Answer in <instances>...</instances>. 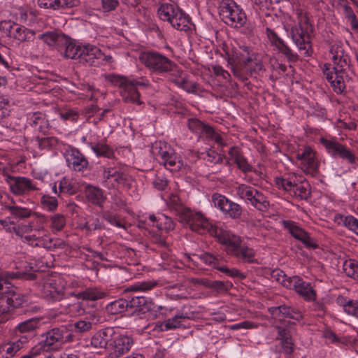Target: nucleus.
<instances>
[{"label":"nucleus","instance_id":"obj_6","mask_svg":"<svg viewBox=\"0 0 358 358\" xmlns=\"http://www.w3.org/2000/svg\"><path fill=\"white\" fill-rule=\"evenodd\" d=\"M237 194L247 203L260 211H266L269 208V201L262 192L246 185H241L237 188Z\"/></svg>","mask_w":358,"mask_h":358},{"label":"nucleus","instance_id":"obj_19","mask_svg":"<svg viewBox=\"0 0 358 358\" xmlns=\"http://www.w3.org/2000/svg\"><path fill=\"white\" fill-rule=\"evenodd\" d=\"M7 182L9 184L10 191L17 195H21L27 192L38 189L30 179L24 177L8 176Z\"/></svg>","mask_w":358,"mask_h":358},{"label":"nucleus","instance_id":"obj_58","mask_svg":"<svg viewBox=\"0 0 358 358\" xmlns=\"http://www.w3.org/2000/svg\"><path fill=\"white\" fill-rule=\"evenodd\" d=\"M206 265L211 266L214 268L219 265V260L213 254L209 252H202L196 255Z\"/></svg>","mask_w":358,"mask_h":358},{"label":"nucleus","instance_id":"obj_7","mask_svg":"<svg viewBox=\"0 0 358 358\" xmlns=\"http://www.w3.org/2000/svg\"><path fill=\"white\" fill-rule=\"evenodd\" d=\"M121 86L123 88L122 96L125 101L141 104V101L139 99L140 93L138 91V87L147 89L150 86V84L148 80L143 78H141V80H136L122 77Z\"/></svg>","mask_w":358,"mask_h":358},{"label":"nucleus","instance_id":"obj_28","mask_svg":"<svg viewBox=\"0 0 358 358\" xmlns=\"http://www.w3.org/2000/svg\"><path fill=\"white\" fill-rule=\"evenodd\" d=\"M49 46H56L58 48L64 43H66L67 36L59 31H47L38 36Z\"/></svg>","mask_w":358,"mask_h":358},{"label":"nucleus","instance_id":"obj_27","mask_svg":"<svg viewBox=\"0 0 358 358\" xmlns=\"http://www.w3.org/2000/svg\"><path fill=\"white\" fill-rule=\"evenodd\" d=\"M19 201L12 199L9 203L5 205V208L8 210L10 215L18 220H24L30 217L33 215V211L19 204Z\"/></svg>","mask_w":358,"mask_h":358},{"label":"nucleus","instance_id":"obj_52","mask_svg":"<svg viewBox=\"0 0 358 358\" xmlns=\"http://www.w3.org/2000/svg\"><path fill=\"white\" fill-rule=\"evenodd\" d=\"M232 286V283L229 281L210 280L208 288L213 289L217 292H227Z\"/></svg>","mask_w":358,"mask_h":358},{"label":"nucleus","instance_id":"obj_22","mask_svg":"<svg viewBox=\"0 0 358 358\" xmlns=\"http://www.w3.org/2000/svg\"><path fill=\"white\" fill-rule=\"evenodd\" d=\"M55 280H49L46 281L42 289V294L44 298L51 301H61L64 294L62 287H57Z\"/></svg>","mask_w":358,"mask_h":358},{"label":"nucleus","instance_id":"obj_25","mask_svg":"<svg viewBox=\"0 0 358 358\" xmlns=\"http://www.w3.org/2000/svg\"><path fill=\"white\" fill-rule=\"evenodd\" d=\"M159 163L164 164L166 169L171 172L179 171L184 165L180 156L171 148H169V152L162 160H159Z\"/></svg>","mask_w":358,"mask_h":358},{"label":"nucleus","instance_id":"obj_29","mask_svg":"<svg viewBox=\"0 0 358 358\" xmlns=\"http://www.w3.org/2000/svg\"><path fill=\"white\" fill-rule=\"evenodd\" d=\"M38 6L41 8H51L57 10L59 8H67L78 6L80 4L79 0H38Z\"/></svg>","mask_w":358,"mask_h":358},{"label":"nucleus","instance_id":"obj_3","mask_svg":"<svg viewBox=\"0 0 358 358\" xmlns=\"http://www.w3.org/2000/svg\"><path fill=\"white\" fill-rule=\"evenodd\" d=\"M157 13L161 20H167L177 30L187 31L190 29V17L178 6L163 3L158 8Z\"/></svg>","mask_w":358,"mask_h":358},{"label":"nucleus","instance_id":"obj_51","mask_svg":"<svg viewBox=\"0 0 358 358\" xmlns=\"http://www.w3.org/2000/svg\"><path fill=\"white\" fill-rule=\"evenodd\" d=\"M50 227L53 232L62 231L66 225V218L62 214H55L50 217Z\"/></svg>","mask_w":358,"mask_h":358},{"label":"nucleus","instance_id":"obj_44","mask_svg":"<svg viewBox=\"0 0 358 358\" xmlns=\"http://www.w3.org/2000/svg\"><path fill=\"white\" fill-rule=\"evenodd\" d=\"M157 285V281L155 280H148L143 282H138L131 285H129L125 289V292H137L139 291H148L155 287Z\"/></svg>","mask_w":358,"mask_h":358},{"label":"nucleus","instance_id":"obj_57","mask_svg":"<svg viewBox=\"0 0 358 358\" xmlns=\"http://www.w3.org/2000/svg\"><path fill=\"white\" fill-rule=\"evenodd\" d=\"M92 324L89 321L79 320L71 324V331L78 333H85L92 329Z\"/></svg>","mask_w":358,"mask_h":358},{"label":"nucleus","instance_id":"obj_62","mask_svg":"<svg viewBox=\"0 0 358 358\" xmlns=\"http://www.w3.org/2000/svg\"><path fill=\"white\" fill-rule=\"evenodd\" d=\"M41 203L50 211L56 210L58 206L56 198L48 195H43L41 197Z\"/></svg>","mask_w":358,"mask_h":358},{"label":"nucleus","instance_id":"obj_31","mask_svg":"<svg viewBox=\"0 0 358 358\" xmlns=\"http://www.w3.org/2000/svg\"><path fill=\"white\" fill-rule=\"evenodd\" d=\"M0 224L7 232H14L17 236L22 238L24 234H27L33 230V222L27 224H20L18 226H11L14 224L13 222H8L7 220H0Z\"/></svg>","mask_w":358,"mask_h":358},{"label":"nucleus","instance_id":"obj_16","mask_svg":"<svg viewBox=\"0 0 358 358\" xmlns=\"http://www.w3.org/2000/svg\"><path fill=\"white\" fill-rule=\"evenodd\" d=\"M62 335L61 327L51 329L42 334L45 338L40 342V349L44 351L58 349L62 345Z\"/></svg>","mask_w":358,"mask_h":358},{"label":"nucleus","instance_id":"obj_61","mask_svg":"<svg viewBox=\"0 0 358 358\" xmlns=\"http://www.w3.org/2000/svg\"><path fill=\"white\" fill-rule=\"evenodd\" d=\"M36 141L41 150L48 149L55 145L57 140L53 137H45L36 138Z\"/></svg>","mask_w":358,"mask_h":358},{"label":"nucleus","instance_id":"obj_30","mask_svg":"<svg viewBox=\"0 0 358 358\" xmlns=\"http://www.w3.org/2000/svg\"><path fill=\"white\" fill-rule=\"evenodd\" d=\"M129 310L131 312L145 313L149 310L150 305L147 297L131 295L127 296Z\"/></svg>","mask_w":358,"mask_h":358},{"label":"nucleus","instance_id":"obj_26","mask_svg":"<svg viewBox=\"0 0 358 358\" xmlns=\"http://www.w3.org/2000/svg\"><path fill=\"white\" fill-rule=\"evenodd\" d=\"M189 129L194 134H205L208 138H213L215 134L214 129L209 125L203 123L197 118H189L187 122Z\"/></svg>","mask_w":358,"mask_h":358},{"label":"nucleus","instance_id":"obj_17","mask_svg":"<svg viewBox=\"0 0 358 358\" xmlns=\"http://www.w3.org/2000/svg\"><path fill=\"white\" fill-rule=\"evenodd\" d=\"M264 66L262 62L257 58L255 55L252 61L247 63L242 69L238 67H232L231 70L234 75L238 78L241 80L244 81L248 79V76H253L257 75L259 71H262Z\"/></svg>","mask_w":358,"mask_h":358},{"label":"nucleus","instance_id":"obj_8","mask_svg":"<svg viewBox=\"0 0 358 358\" xmlns=\"http://www.w3.org/2000/svg\"><path fill=\"white\" fill-rule=\"evenodd\" d=\"M185 219L190 229L199 234L208 232L214 236L218 229L217 227L214 225L200 213H193L188 211L185 214Z\"/></svg>","mask_w":358,"mask_h":358},{"label":"nucleus","instance_id":"obj_43","mask_svg":"<svg viewBox=\"0 0 358 358\" xmlns=\"http://www.w3.org/2000/svg\"><path fill=\"white\" fill-rule=\"evenodd\" d=\"M104 177L107 179L112 178L117 184L125 185L127 180V175L117 170L115 168H110L104 171Z\"/></svg>","mask_w":358,"mask_h":358},{"label":"nucleus","instance_id":"obj_18","mask_svg":"<svg viewBox=\"0 0 358 358\" xmlns=\"http://www.w3.org/2000/svg\"><path fill=\"white\" fill-rule=\"evenodd\" d=\"M68 166L76 171H83L88 168L86 157L77 148H71L66 155Z\"/></svg>","mask_w":358,"mask_h":358},{"label":"nucleus","instance_id":"obj_63","mask_svg":"<svg viewBox=\"0 0 358 358\" xmlns=\"http://www.w3.org/2000/svg\"><path fill=\"white\" fill-rule=\"evenodd\" d=\"M212 200L215 207L220 208L222 212L226 210L229 199L224 196L215 194L212 196Z\"/></svg>","mask_w":358,"mask_h":358},{"label":"nucleus","instance_id":"obj_33","mask_svg":"<svg viewBox=\"0 0 358 358\" xmlns=\"http://www.w3.org/2000/svg\"><path fill=\"white\" fill-rule=\"evenodd\" d=\"M41 326L39 317H34L19 323L15 328L16 334L33 333Z\"/></svg>","mask_w":358,"mask_h":358},{"label":"nucleus","instance_id":"obj_14","mask_svg":"<svg viewBox=\"0 0 358 358\" xmlns=\"http://www.w3.org/2000/svg\"><path fill=\"white\" fill-rule=\"evenodd\" d=\"M134 344V339L131 336L124 334L121 329L119 331L114 343L109 352L110 358H118L128 352Z\"/></svg>","mask_w":358,"mask_h":358},{"label":"nucleus","instance_id":"obj_45","mask_svg":"<svg viewBox=\"0 0 358 358\" xmlns=\"http://www.w3.org/2000/svg\"><path fill=\"white\" fill-rule=\"evenodd\" d=\"M338 302L343 306L345 313L358 318V301L349 300L345 301V299L342 297L338 299Z\"/></svg>","mask_w":358,"mask_h":358},{"label":"nucleus","instance_id":"obj_20","mask_svg":"<svg viewBox=\"0 0 358 358\" xmlns=\"http://www.w3.org/2000/svg\"><path fill=\"white\" fill-rule=\"evenodd\" d=\"M291 289H294L299 295L303 296L306 300L315 299L316 292L311 285L303 281L299 276H293Z\"/></svg>","mask_w":358,"mask_h":358},{"label":"nucleus","instance_id":"obj_12","mask_svg":"<svg viewBox=\"0 0 358 358\" xmlns=\"http://www.w3.org/2000/svg\"><path fill=\"white\" fill-rule=\"evenodd\" d=\"M214 237L224 247V250L229 255H232L238 248L242 244L241 236L234 234L230 231L218 228Z\"/></svg>","mask_w":358,"mask_h":358},{"label":"nucleus","instance_id":"obj_36","mask_svg":"<svg viewBox=\"0 0 358 358\" xmlns=\"http://www.w3.org/2000/svg\"><path fill=\"white\" fill-rule=\"evenodd\" d=\"M29 121L31 126L37 127L41 132L45 134L48 131L49 122L45 114L40 112L34 113L29 117Z\"/></svg>","mask_w":358,"mask_h":358},{"label":"nucleus","instance_id":"obj_54","mask_svg":"<svg viewBox=\"0 0 358 358\" xmlns=\"http://www.w3.org/2000/svg\"><path fill=\"white\" fill-rule=\"evenodd\" d=\"M343 73L334 71L335 78L332 80L333 81L331 85L334 91L337 94H342L345 88Z\"/></svg>","mask_w":358,"mask_h":358},{"label":"nucleus","instance_id":"obj_50","mask_svg":"<svg viewBox=\"0 0 358 358\" xmlns=\"http://www.w3.org/2000/svg\"><path fill=\"white\" fill-rule=\"evenodd\" d=\"M224 213L232 219H238L242 214V208L239 204L229 200Z\"/></svg>","mask_w":358,"mask_h":358},{"label":"nucleus","instance_id":"obj_34","mask_svg":"<svg viewBox=\"0 0 358 358\" xmlns=\"http://www.w3.org/2000/svg\"><path fill=\"white\" fill-rule=\"evenodd\" d=\"M231 256L245 263H253L255 262V250L252 248H249L248 246L243 245L242 244Z\"/></svg>","mask_w":358,"mask_h":358},{"label":"nucleus","instance_id":"obj_37","mask_svg":"<svg viewBox=\"0 0 358 358\" xmlns=\"http://www.w3.org/2000/svg\"><path fill=\"white\" fill-rule=\"evenodd\" d=\"M291 193L300 199H307L310 196V185L306 180L299 183L294 182Z\"/></svg>","mask_w":358,"mask_h":358},{"label":"nucleus","instance_id":"obj_59","mask_svg":"<svg viewBox=\"0 0 358 358\" xmlns=\"http://www.w3.org/2000/svg\"><path fill=\"white\" fill-rule=\"evenodd\" d=\"M334 66L332 69L336 72L344 73V71L350 67V57L338 59V60H333Z\"/></svg>","mask_w":358,"mask_h":358},{"label":"nucleus","instance_id":"obj_10","mask_svg":"<svg viewBox=\"0 0 358 358\" xmlns=\"http://www.w3.org/2000/svg\"><path fill=\"white\" fill-rule=\"evenodd\" d=\"M313 32L303 28L293 27L288 32L289 36L291 37L296 46L300 51L303 52V54L306 57H310L313 53L310 37Z\"/></svg>","mask_w":358,"mask_h":358},{"label":"nucleus","instance_id":"obj_35","mask_svg":"<svg viewBox=\"0 0 358 358\" xmlns=\"http://www.w3.org/2000/svg\"><path fill=\"white\" fill-rule=\"evenodd\" d=\"M106 310L110 315H116L129 310L127 296L125 298H120L109 303L106 306Z\"/></svg>","mask_w":358,"mask_h":358},{"label":"nucleus","instance_id":"obj_55","mask_svg":"<svg viewBox=\"0 0 358 358\" xmlns=\"http://www.w3.org/2000/svg\"><path fill=\"white\" fill-rule=\"evenodd\" d=\"M103 329L96 332L91 338V345L96 349H104L105 333H102Z\"/></svg>","mask_w":358,"mask_h":358},{"label":"nucleus","instance_id":"obj_15","mask_svg":"<svg viewBox=\"0 0 358 358\" xmlns=\"http://www.w3.org/2000/svg\"><path fill=\"white\" fill-rule=\"evenodd\" d=\"M2 27L6 30L8 36L21 42L33 41L36 34L34 30L17 25L14 22H5Z\"/></svg>","mask_w":358,"mask_h":358},{"label":"nucleus","instance_id":"obj_2","mask_svg":"<svg viewBox=\"0 0 358 358\" xmlns=\"http://www.w3.org/2000/svg\"><path fill=\"white\" fill-rule=\"evenodd\" d=\"M3 294L4 296L1 299L0 303L4 302L6 303V307L2 309V312L4 313L21 315L36 313L39 309L37 306L29 307L27 296L17 292L13 288L10 290L4 291Z\"/></svg>","mask_w":358,"mask_h":358},{"label":"nucleus","instance_id":"obj_9","mask_svg":"<svg viewBox=\"0 0 358 358\" xmlns=\"http://www.w3.org/2000/svg\"><path fill=\"white\" fill-rule=\"evenodd\" d=\"M143 62L149 69L158 73L173 71L177 66L166 57L150 52L142 57Z\"/></svg>","mask_w":358,"mask_h":358},{"label":"nucleus","instance_id":"obj_21","mask_svg":"<svg viewBox=\"0 0 358 358\" xmlns=\"http://www.w3.org/2000/svg\"><path fill=\"white\" fill-rule=\"evenodd\" d=\"M268 311L275 317L282 316L283 317L292 319L296 321H299L303 319L302 313L297 308L286 304L271 307L269 308Z\"/></svg>","mask_w":358,"mask_h":358},{"label":"nucleus","instance_id":"obj_4","mask_svg":"<svg viewBox=\"0 0 358 358\" xmlns=\"http://www.w3.org/2000/svg\"><path fill=\"white\" fill-rule=\"evenodd\" d=\"M320 142L330 156L339 158L351 164L354 169H357L358 157L348 147L341 143L336 138L328 139L320 137Z\"/></svg>","mask_w":358,"mask_h":358},{"label":"nucleus","instance_id":"obj_23","mask_svg":"<svg viewBox=\"0 0 358 358\" xmlns=\"http://www.w3.org/2000/svg\"><path fill=\"white\" fill-rule=\"evenodd\" d=\"M85 196L93 205L102 208L106 200L103 190L92 185H87L85 188Z\"/></svg>","mask_w":358,"mask_h":358},{"label":"nucleus","instance_id":"obj_42","mask_svg":"<svg viewBox=\"0 0 358 358\" xmlns=\"http://www.w3.org/2000/svg\"><path fill=\"white\" fill-rule=\"evenodd\" d=\"M91 148L98 157L111 158L114 155L113 149L103 141L92 145Z\"/></svg>","mask_w":358,"mask_h":358},{"label":"nucleus","instance_id":"obj_64","mask_svg":"<svg viewBox=\"0 0 358 358\" xmlns=\"http://www.w3.org/2000/svg\"><path fill=\"white\" fill-rule=\"evenodd\" d=\"M344 225L358 235V220L352 215H348L345 217Z\"/></svg>","mask_w":358,"mask_h":358},{"label":"nucleus","instance_id":"obj_39","mask_svg":"<svg viewBox=\"0 0 358 358\" xmlns=\"http://www.w3.org/2000/svg\"><path fill=\"white\" fill-rule=\"evenodd\" d=\"M295 13L297 18V24L293 27H300L305 30L314 31L313 24L310 22L308 14L302 8H296Z\"/></svg>","mask_w":358,"mask_h":358},{"label":"nucleus","instance_id":"obj_56","mask_svg":"<svg viewBox=\"0 0 358 358\" xmlns=\"http://www.w3.org/2000/svg\"><path fill=\"white\" fill-rule=\"evenodd\" d=\"M160 223L156 224V227L159 230H165L166 231H172L175 229V223L172 219L168 216L162 215V218H159Z\"/></svg>","mask_w":358,"mask_h":358},{"label":"nucleus","instance_id":"obj_49","mask_svg":"<svg viewBox=\"0 0 358 358\" xmlns=\"http://www.w3.org/2000/svg\"><path fill=\"white\" fill-rule=\"evenodd\" d=\"M272 278L275 279L276 281L282 284L286 288L291 289V282L292 281L293 277L289 278L285 273L280 269H275L272 271L271 272Z\"/></svg>","mask_w":358,"mask_h":358},{"label":"nucleus","instance_id":"obj_38","mask_svg":"<svg viewBox=\"0 0 358 358\" xmlns=\"http://www.w3.org/2000/svg\"><path fill=\"white\" fill-rule=\"evenodd\" d=\"M282 225L285 229L296 240L301 241L306 234V231L296 222L290 220H284Z\"/></svg>","mask_w":358,"mask_h":358},{"label":"nucleus","instance_id":"obj_47","mask_svg":"<svg viewBox=\"0 0 358 358\" xmlns=\"http://www.w3.org/2000/svg\"><path fill=\"white\" fill-rule=\"evenodd\" d=\"M186 318H189L187 313H178L172 318L168 319L167 320L164 321V323L163 324L164 329L167 331L180 327L181 326V322L180 320Z\"/></svg>","mask_w":358,"mask_h":358},{"label":"nucleus","instance_id":"obj_41","mask_svg":"<svg viewBox=\"0 0 358 358\" xmlns=\"http://www.w3.org/2000/svg\"><path fill=\"white\" fill-rule=\"evenodd\" d=\"M255 55V53H244L239 51H235L234 55V64L232 67L242 69L247 63L252 61V59Z\"/></svg>","mask_w":358,"mask_h":358},{"label":"nucleus","instance_id":"obj_48","mask_svg":"<svg viewBox=\"0 0 358 358\" xmlns=\"http://www.w3.org/2000/svg\"><path fill=\"white\" fill-rule=\"evenodd\" d=\"M168 205L171 210H175L178 213L183 214L185 217V214L189 211L182 206L180 198L176 194H171L170 196Z\"/></svg>","mask_w":358,"mask_h":358},{"label":"nucleus","instance_id":"obj_60","mask_svg":"<svg viewBox=\"0 0 358 358\" xmlns=\"http://www.w3.org/2000/svg\"><path fill=\"white\" fill-rule=\"evenodd\" d=\"M344 271L348 276L357 279L358 276V263L355 261H350L344 264Z\"/></svg>","mask_w":358,"mask_h":358},{"label":"nucleus","instance_id":"obj_40","mask_svg":"<svg viewBox=\"0 0 358 358\" xmlns=\"http://www.w3.org/2000/svg\"><path fill=\"white\" fill-rule=\"evenodd\" d=\"M120 331V329L117 327H108L103 329L102 333H105L104 349L106 350L108 353Z\"/></svg>","mask_w":358,"mask_h":358},{"label":"nucleus","instance_id":"obj_5","mask_svg":"<svg viewBox=\"0 0 358 358\" xmlns=\"http://www.w3.org/2000/svg\"><path fill=\"white\" fill-rule=\"evenodd\" d=\"M219 14L224 22L231 27H241L246 21L245 13L234 2H222L219 7Z\"/></svg>","mask_w":358,"mask_h":358},{"label":"nucleus","instance_id":"obj_1","mask_svg":"<svg viewBox=\"0 0 358 358\" xmlns=\"http://www.w3.org/2000/svg\"><path fill=\"white\" fill-rule=\"evenodd\" d=\"M66 43H64L59 50L64 49V57L72 59H78L80 63L88 65L98 64L96 56L101 55L100 49L96 46L87 45L85 46L77 45L71 38L67 36Z\"/></svg>","mask_w":358,"mask_h":358},{"label":"nucleus","instance_id":"obj_46","mask_svg":"<svg viewBox=\"0 0 358 358\" xmlns=\"http://www.w3.org/2000/svg\"><path fill=\"white\" fill-rule=\"evenodd\" d=\"M169 146L167 143L161 141L156 142L152 147L151 152L152 155L159 160H162L169 152Z\"/></svg>","mask_w":358,"mask_h":358},{"label":"nucleus","instance_id":"obj_53","mask_svg":"<svg viewBox=\"0 0 358 358\" xmlns=\"http://www.w3.org/2000/svg\"><path fill=\"white\" fill-rule=\"evenodd\" d=\"M59 189L60 194H66L68 195L75 194L78 191L77 187L70 182L65 178L60 180L59 184Z\"/></svg>","mask_w":358,"mask_h":358},{"label":"nucleus","instance_id":"obj_11","mask_svg":"<svg viewBox=\"0 0 358 358\" xmlns=\"http://www.w3.org/2000/svg\"><path fill=\"white\" fill-rule=\"evenodd\" d=\"M298 160L301 161V169L308 174L315 176L318 174L320 162L316 157L315 152L310 148H306L301 152L296 155Z\"/></svg>","mask_w":358,"mask_h":358},{"label":"nucleus","instance_id":"obj_13","mask_svg":"<svg viewBox=\"0 0 358 358\" xmlns=\"http://www.w3.org/2000/svg\"><path fill=\"white\" fill-rule=\"evenodd\" d=\"M266 34L271 43L275 48L287 58L289 62H296L299 59L297 54L293 52L291 48L282 39L275 31L267 27Z\"/></svg>","mask_w":358,"mask_h":358},{"label":"nucleus","instance_id":"obj_32","mask_svg":"<svg viewBox=\"0 0 358 358\" xmlns=\"http://www.w3.org/2000/svg\"><path fill=\"white\" fill-rule=\"evenodd\" d=\"M71 295L75 296L78 299L96 301L104 298L106 294L96 287H88L77 294L72 292Z\"/></svg>","mask_w":358,"mask_h":358},{"label":"nucleus","instance_id":"obj_24","mask_svg":"<svg viewBox=\"0 0 358 358\" xmlns=\"http://www.w3.org/2000/svg\"><path fill=\"white\" fill-rule=\"evenodd\" d=\"M230 159L236 164L238 168L244 173L250 172L252 170V166L250 165L248 159L243 155L240 149L236 146L230 148L228 151Z\"/></svg>","mask_w":358,"mask_h":358}]
</instances>
